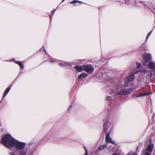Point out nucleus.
<instances>
[{
  "label": "nucleus",
  "instance_id": "nucleus-32",
  "mask_svg": "<svg viewBox=\"0 0 155 155\" xmlns=\"http://www.w3.org/2000/svg\"><path fill=\"white\" fill-rule=\"evenodd\" d=\"M112 155H117L116 153H114Z\"/></svg>",
  "mask_w": 155,
  "mask_h": 155
},
{
  "label": "nucleus",
  "instance_id": "nucleus-27",
  "mask_svg": "<svg viewBox=\"0 0 155 155\" xmlns=\"http://www.w3.org/2000/svg\"><path fill=\"white\" fill-rule=\"evenodd\" d=\"M4 131V129L3 128H2L1 130V132H2Z\"/></svg>",
  "mask_w": 155,
  "mask_h": 155
},
{
  "label": "nucleus",
  "instance_id": "nucleus-18",
  "mask_svg": "<svg viewBox=\"0 0 155 155\" xmlns=\"http://www.w3.org/2000/svg\"><path fill=\"white\" fill-rule=\"evenodd\" d=\"M107 147V145H103L100 146L98 148V149L100 150H102L106 148Z\"/></svg>",
  "mask_w": 155,
  "mask_h": 155
},
{
  "label": "nucleus",
  "instance_id": "nucleus-5",
  "mask_svg": "<svg viewBox=\"0 0 155 155\" xmlns=\"http://www.w3.org/2000/svg\"><path fill=\"white\" fill-rule=\"evenodd\" d=\"M126 79L125 78L124 80L125 84L121 85L120 88V90L118 91V94L119 95H125L126 94Z\"/></svg>",
  "mask_w": 155,
  "mask_h": 155
},
{
  "label": "nucleus",
  "instance_id": "nucleus-9",
  "mask_svg": "<svg viewBox=\"0 0 155 155\" xmlns=\"http://www.w3.org/2000/svg\"><path fill=\"white\" fill-rule=\"evenodd\" d=\"M74 68L76 70V71L77 72H81L83 70V66L79 65L75 66L74 67Z\"/></svg>",
  "mask_w": 155,
  "mask_h": 155
},
{
  "label": "nucleus",
  "instance_id": "nucleus-11",
  "mask_svg": "<svg viewBox=\"0 0 155 155\" xmlns=\"http://www.w3.org/2000/svg\"><path fill=\"white\" fill-rule=\"evenodd\" d=\"M135 78V76L134 74H130L127 78V81L128 82L132 81Z\"/></svg>",
  "mask_w": 155,
  "mask_h": 155
},
{
  "label": "nucleus",
  "instance_id": "nucleus-31",
  "mask_svg": "<svg viewBox=\"0 0 155 155\" xmlns=\"http://www.w3.org/2000/svg\"><path fill=\"white\" fill-rule=\"evenodd\" d=\"M101 77H103V73H101Z\"/></svg>",
  "mask_w": 155,
  "mask_h": 155
},
{
  "label": "nucleus",
  "instance_id": "nucleus-3",
  "mask_svg": "<svg viewBox=\"0 0 155 155\" xmlns=\"http://www.w3.org/2000/svg\"><path fill=\"white\" fill-rule=\"evenodd\" d=\"M154 144L153 143L149 144L147 148L142 152L143 155H151Z\"/></svg>",
  "mask_w": 155,
  "mask_h": 155
},
{
  "label": "nucleus",
  "instance_id": "nucleus-33",
  "mask_svg": "<svg viewBox=\"0 0 155 155\" xmlns=\"http://www.w3.org/2000/svg\"><path fill=\"white\" fill-rule=\"evenodd\" d=\"M11 61H15V60L14 59H12V60H11Z\"/></svg>",
  "mask_w": 155,
  "mask_h": 155
},
{
  "label": "nucleus",
  "instance_id": "nucleus-2",
  "mask_svg": "<svg viewBox=\"0 0 155 155\" xmlns=\"http://www.w3.org/2000/svg\"><path fill=\"white\" fill-rule=\"evenodd\" d=\"M103 130L105 133L106 134L108 133V131L110 128L111 126V123L109 118L108 117H106L103 120Z\"/></svg>",
  "mask_w": 155,
  "mask_h": 155
},
{
  "label": "nucleus",
  "instance_id": "nucleus-26",
  "mask_svg": "<svg viewBox=\"0 0 155 155\" xmlns=\"http://www.w3.org/2000/svg\"><path fill=\"white\" fill-rule=\"evenodd\" d=\"M140 148V147L139 146H138L137 147V148L136 150L137 151L138 150V149Z\"/></svg>",
  "mask_w": 155,
  "mask_h": 155
},
{
  "label": "nucleus",
  "instance_id": "nucleus-35",
  "mask_svg": "<svg viewBox=\"0 0 155 155\" xmlns=\"http://www.w3.org/2000/svg\"><path fill=\"white\" fill-rule=\"evenodd\" d=\"M65 0H62V2H64Z\"/></svg>",
  "mask_w": 155,
  "mask_h": 155
},
{
  "label": "nucleus",
  "instance_id": "nucleus-6",
  "mask_svg": "<svg viewBox=\"0 0 155 155\" xmlns=\"http://www.w3.org/2000/svg\"><path fill=\"white\" fill-rule=\"evenodd\" d=\"M110 130L109 132L106 134L105 137L106 141L107 142L112 143L114 145H116V143H115V142L114 140H113L110 137Z\"/></svg>",
  "mask_w": 155,
  "mask_h": 155
},
{
  "label": "nucleus",
  "instance_id": "nucleus-8",
  "mask_svg": "<svg viewBox=\"0 0 155 155\" xmlns=\"http://www.w3.org/2000/svg\"><path fill=\"white\" fill-rule=\"evenodd\" d=\"M143 58L144 61L146 62H148L152 59L151 55L147 54H144Z\"/></svg>",
  "mask_w": 155,
  "mask_h": 155
},
{
  "label": "nucleus",
  "instance_id": "nucleus-36",
  "mask_svg": "<svg viewBox=\"0 0 155 155\" xmlns=\"http://www.w3.org/2000/svg\"><path fill=\"white\" fill-rule=\"evenodd\" d=\"M149 142L150 143H151V140H150V141H149Z\"/></svg>",
  "mask_w": 155,
  "mask_h": 155
},
{
  "label": "nucleus",
  "instance_id": "nucleus-37",
  "mask_svg": "<svg viewBox=\"0 0 155 155\" xmlns=\"http://www.w3.org/2000/svg\"><path fill=\"white\" fill-rule=\"evenodd\" d=\"M113 93V92H111V94H112V93Z\"/></svg>",
  "mask_w": 155,
  "mask_h": 155
},
{
  "label": "nucleus",
  "instance_id": "nucleus-13",
  "mask_svg": "<svg viewBox=\"0 0 155 155\" xmlns=\"http://www.w3.org/2000/svg\"><path fill=\"white\" fill-rule=\"evenodd\" d=\"M148 68L154 69L155 68V63L153 61H151L148 64Z\"/></svg>",
  "mask_w": 155,
  "mask_h": 155
},
{
  "label": "nucleus",
  "instance_id": "nucleus-14",
  "mask_svg": "<svg viewBox=\"0 0 155 155\" xmlns=\"http://www.w3.org/2000/svg\"><path fill=\"white\" fill-rule=\"evenodd\" d=\"M11 85H10L9 87H8L5 90V91L3 96H2V98H4L5 96L8 93L9 91L10 90L11 88Z\"/></svg>",
  "mask_w": 155,
  "mask_h": 155
},
{
  "label": "nucleus",
  "instance_id": "nucleus-25",
  "mask_svg": "<svg viewBox=\"0 0 155 155\" xmlns=\"http://www.w3.org/2000/svg\"><path fill=\"white\" fill-rule=\"evenodd\" d=\"M44 50L45 51V52L46 53V55L48 56H49L47 54V53L46 52V50H45V49L44 48Z\"/></svg>",
  "mask_w": 155,
  "mask_h": 155
},
{
  "label": "nucleus",
  "instance_id": "nucleus-28",
  "mask_svg": "<svg viewBox=\"0 0 155 155\" xmlns=\"http://www.w3.org/2000/svg\"><path fill=\"white\" fill-rule=\"evenodd\" d=\"M88 152H85V153L84 155H88Z\"/></svg>",
  "mask_w": 155,
  "mask_h": 155
},
{
  "label": "nucleus",
  "instance_id": "nucleus-22",
  "mask_svg": "<svg viewBox=\"0 0 155 155\" xmlns=\"http://www.w3.org/2000/svg\"><path fill=\"white\" fill-rule=\"evenodd\" d=\"M137 68H139L141 66V64L140 63H137Z\"/></svg>",
  "mask_w": 155,
  "mask_h": 155
},
{
  "label": "nucleus",
  "instance_id": "nucleus-12",
  "mask_svg": "<svg viewBox=\"0 0 155 155\" xmlns=\"http://www.w3.org/2000/svg\"><path fill=\"white\" fill-rule=\"evenodd\" d=\"M88 74L84 73H81L78 76V78L79 79L82 80L83 79L85 78L88 76Z\"/></svg>",
  "mask_w": 155,
  "mask_h": 155
},
{
  "label": "nucleus",
  "instance_id": "nucleus-7",
  "mask_svg": "<svg viewBox=\"0 0 155 155\" xmlns=\"http://www.w3.org/2000/svg\"><path fill=\"white\" fill-rule=\"evenodd\" d=\"M58 64L61 67H67L68 66L72 67V66L70 63L64 61L58 60Z\"/></svg>",
  "mask_w": 155,
  "mask_h": 155
},
{
  "label": "nucleus",
  "instance_id": "nucleus-23",
  "mask_svg": "<svg viewBox=\"0 0 155 155\" xmlns=\"http://www.w3.org/2000/svg\"><path fill=\"white\" fill-rule=\"evenodd\" d=\"M56 9H54L51 12V13L53 15L55 12L56 11Z\"/></svg>",
  "mask_w": 155,
  "mask_h": 155
},
{
  "label": "nucleus",
  "instance_id": "nucleus-24",
  "mask_svg": "<svg viewBox=\"0 0 155 155\" xmlns=\"http://www.w3.org/2000/svg\"><path fill=\"white\" fill-rule=\"evenodd\" d=\"M84 147L85 149V152H88L87 150V149L86 147L84 146Z\"/></svg>",
  "mask_w": 155,
  "mask_h": 155
},
{
  "label": "nucleus",
  "instance_id": "nucleus-10",
  "mask_svg": "<svg viewBox=\"0 0 155 155\" xmlns=\"http://www.w3.org/2000/svg\"><path fill=\"white\" fill-rule=\"evenodd\" d=\"M28 145L29 147H33L32 150L33 151H35V149L37 147V144L35 142L33 141L31 142L28 143Z\"/></svg>",
  "mask_w": 155,
  "mask_h": 155
},
{
  "label": "nucleus",
  "instance_id": "nucleus-30",
  "mask_svg": "<svg viewBox=\"0 0 155 155\" xmlns=\"http://www.w3.org/2000/svg\"><path fill=\"white\" fill-rule=\"evenodd\" d=\"M123 154H124L122 152H121L120 153V155H123Z\"/></svg>",
  "mask_w": 155,
  "mask_h": 155
},
{
  "label": "nucleus",
  "instance_id": "nucleus-38",
  "mask_svg": "<svg viewBox=\"0 0 155 155\" xmlns=\"http://www.w3.org/2000/svg\"><path fill=\"white\" fill-rule=\"evenodd\" d=\"M126 94H127V92Z\"/></svg>",
  "mask_w": 155,
  "mask_h": 155
},
{
  "label": "nucleus",
  "instance_id": "nucleus-16",
  "mask_svg": "<svg viewBox=\"0 0 155 155\" xmlns=\"http://www.w3.org/2000/svg\"><path fill=\"white\" fill-rule=\"evenodd\" d=\"M15 63L19 65L21 69L22 70L23 69L24 65L21 61H15Z\"/></svg>",
  "mask_w": 155,
  "mask_h": 155
},
{
  "label": "nucleus",
  "instance_id": "nucleus-20",
  "mask_svg": "<svg viewBox=\"0 0 155 155\" xmlns=\"http://www.w3.org/2000/svg\"><path fill=\"white\" fill-rule=\"evenodd\" d=\"M83 3V2L80 1L76 0H74L73 1L71 2H70V3L73 4V3Z\"/></svg>",
  "mask_w": 155,
  "mask_h": 155
},
{
  "label": "nucleus",
  "instance_id": "nucleus-21",
  "mask_svg": "<svg viewBox=\"0 0 155 155\" xmlns=\"http://www.w3.org/2000/svg\"><path fill=\"white\" fill-rule=\"evenodd\" d=\"M152 32V31H150L148 34L147 36V37L146 38V40H147L148 38H149V36L150 35H151V34Z\"/></svg>",
  "mask_w": 155,
  "mask_h": 155
},
{
  "label": "nucleus",
  "instance_id": "nucleus-17",
  "mask_svg": "<svg viewBox=\"0 0 155 155\" xmlns=\"http://www.w3.org/2000/svg\"><path fill=\"white\" fill-rule=\"evenodd\" d=\"M105 100L106 101L110 102L112 101V99L111 97L107 96L106 97Z\"/></svg>",
  "mask_w": 155,
  "mask_h": 155
},
{
  "label": "nucleus",
  "instance_id": "nucleus-34",
  "mask_svg": "<svg viewBox=\"0 0 155 155\" xmlns=\"http://www.w3.org/2000/svg\"><path fill=\"white\" fill-rule=\"evenodd\" d=\"M2 126L1 123V122H0V126L1 127Z\"/></svg>",
  "mask_w": 155,
  "mask_h": 155
},
{
  "label": "nucleus",
  "instance_id": "nucleus-29",
  "mask_svg": "<svg viewBox=\"0 0 155 155\" xmlns=\"http://www.w3.org/2000/svg\"><path fill=\"white\" fill-rule=\"evenodd\" d=\"M52 18V16H50V20H51Z\"/></svg>",
  "mask_w": 155,
  "mask_h": 155
},
{
  "label": "nucleus",
  "instance_id": "nucleus-15",
  "mask_svg": "<svg viewBox=\"0 0 155 155\" xmlns=\"http://www.w3.org/2000/svg\"><path fill=\"white\" fill-rule=\"evenodd\" d=\"M47 61H48V62L51 63H55L58 62V60L53 58H51L49 59H47Z\"/></svg>",
  "mask_w": 155,
  "mask_h": 155
},
{
  "label": "nucleus",
  "instance_id": "nucleus-19",
  "mask_svg": "<svg viewBox=\"0 0 155 155\" xmlns=\"http://www.w3.org/2000/svg\"><path fill=\"white\" fill-rule=\"evenodd\" d=\"M149 94L147 93H140V95L137 96V97H140L142 96H144L146 95H148Z\"/></svg>",
  "mask_w": 155,
  "mask_h": 155
},
{
  "label": "nucleus",
  "instance_id": "nucleus-4",
  "mask_svg": "<svg viewBox=\"0 0 155 155\" xmlns=\"http://www.w3.org/2000/svg\"><path fill=\"white\" fill-rule=\"evenodd\" d=\"M83 68L84 70L89 74H91L94 71V67L91 64L83 65Z\"/></svg>",
  "mask_w": 155,
  "mask_h": 155
},
{
  "label": "nucleus",
  "instance_id": "nucleus-1",
  "mask_svg": "<svg viewBox=\"0 0 155 155\" xmlns=\"http://www.w3.org/2000/svg\"><path fill=\"white\" fill-rule=\"evenodd\" d=\"M1 143L10 150L15 149L14 152H10L9 155H26L28 153L27 148H25L26 143L20 142L13 138L10 134H6L1 139Z\"/></svg>",
  "mask_w": 155,
  "mask_h": 155
}]
</instances>
